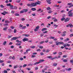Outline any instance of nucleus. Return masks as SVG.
Masks as SVG:
<instances>
[{"instance_id":"nucleus-1","label":"nucleus","mask_w":73,"mask_h":73,"mask_svg":"<svg viewBox=\"0 0 73 73\" xmlns=\"http://www.w3.org/2000/svg\"><path fill=\"white\" fill-rule=\"evenodd\" d=\"M19 37H13L11 39V41H13V40H16L17 39H18Z\"/></svg>"},{"instance_id":"nucleus-2","label":"nucleus","mask_w":73,"mask_h":73,"mask_svg":"<svg viewBox=\"0 0 73 73\" xmlns=\"http://www.w3.org/2000/svg\"><path fill=\"white\" fill-rule=\"evenodd\" d=\"M68 16L70 17H72L73 16V13H70V12H68Z\"/></svg>"},{"instance_id":"nucleus-3","label":"nucleus","mask_w":73,"mask_h":73,"mask_svg":"<svg viewBox=\"0 0 73 73\" xmlns=\"http://www.w3.org/2000/svg\"><path fill=\"white\" fill-rule=\"evenodd\" d=\"M69 20H70V18L67 17L66 19H65V20L64 21L65 22H68L69 21Z\"/></svg>"},{"instance_id":"nucleus-4","label":"nucleus","mask_w":73,"mask_h":73,"mask_svg":"<svg viewBox=\"0 0 73 73\" xmlns=\"http://www.w3.org/2000/svg\"><path fill=\"white\" fill-rule=\"evenodd\" d=\"M29 39L28 38H24L23 39V42H25V41H28Z\"/></svg>"},{"instance_id":"nucleus-5","label":"nucleus","mask_w":73,"mask_h":73,"mask_svg":"<svg viewBox=\"0 0 73 73\" xmlns=\"http://www.w3.org/2000/svg\"><path fill=\"white\" fill-rule=\"evenodd\" d=\"M31 5L32 7H35V6H36V3H32L31 4Z\"/></svg>"},{"instance_id":"nucleus-6","label":"nucleus","mask_w":73,"mask_h":73,"mask_svg":"<svg viewBox=\"0 0 73 73\" xmlns=\"http://www.w3.org/2000/svg\"><path fill=\"white\" fill-rule=\"evenodd\" d=\"M35 3H36V5H40L41 3V2L38 1L35 2Z\"/></svg>"},{"instance_id":"nucleus-7","label":"nucleus","mask_w":73,"mask_h":73,"mask_svg":"<svg viewBox=\"0 0 73 73\" xmlns=\"http://www.w3.org/2000/svg\"><path fill=\"white\" fill-rule=\"evenodd\" d=\"M39 28L40 27L38 26L36 27V29H35V32L36 31H38V29H39Z\"/></svg>"},{"instance_id":"nucleus-8","label":"nucleus","mask_w":73,"mask_h":73,"mask_svg":"<svg viewBox=\"0 0 73 73\" xmlns=\"http://www.w3.org/2000/svg\"><path fill=\"white\" fill-rule=\"evenodd\" d=\"M51 0H46V1H47V3L48 4H50L51 3L50 2Z\"/></svg>"},{"instance_id":"nucleus-9","label":"nucleus","mask_w":73,"mask_h":73,"mask_svg":"<svg viewBox=\"0 0 73 73\" xmlns=\"http://www.w3.org/2000/svg\"><path fill=\"white\" fill-rule=\"evenodd\" d=\"M45 60H39V62H38V63L40 64V63H41V62H44Z\"/></svg>"},{"instance_id":"nucleus-10","label":"nucleus","mask_w":73,"mask_h":73,"mask_svg":"<svg viewBox=\"0 0 73 73\" xmlns=\"http://www.w3.org/2000/svg\"><path fill=\"white\" fill-rule=\"evenodd\" d=\"M46 30H47L46 28H44L42 29V31L43 32V31H46Z\"/></svg>"},{"instance_id":"nucleus-11","label":"nucleus","mask_w":73,"mask_h":73,"mask_svg":"<svg viewBox=\"0 0 73 73\" xmlns=\"http://www.w3.org/2000/svg\"><path fill=\"white\" fill-rule=\"evenodd\" d=\"M16 42H18V43H19V42H20V43H22V42L21 41H19V40H16Z\"/></svg>"},{"instance_id":"nucleus-12","label":"nucleus","mask_w":73,"mask_h":73,"mask_svg":"<svg viewBox=\"0 0 73 73\" xmlns=\"http://www.w3.org/2000/svg\"><path fill=\"white\" fill-rule=\"evenodd\" d=\"M7 29H8V27H6L3 28V31H6Z\"/></svg>"},{"instance_id":"nucleus-13","label":"nucleus","mask_w":73,"mask_h":73,"mask_svg":"<svg viewBox=\"0 0 73 73\" xmlns=\"http://www.w3.org/2000/svg\"><path fill=\"white\" fill-rule=\"evenodd\" d=\"M23 11L24 12H27L28 11V10L27 9H24L23 10Z\"/></svg>"},{"instance_id":"nucleus-14","label":"nucleus","mask_w":73,"mask_h":73,"mask_svg":"<svg viewBox=\"0 0 73 73\" xmlns=\"http://www.w3.org/2000/svg\"><path fill=\"white\" fill-rule=\"evenodd\" d=\"M8 31L9 33H11L12 32V31L11 29H8Z\"/></svg>"},{"instance_id":"nucleus-15","label":"nucleus","mask_w":73,"mask_h":73,"mask_svg":"<svg viewBox=\"0 0 73 73\" xmlns=\"http://www.w3.org/2000/svg\"><path fill=\"white\" fill-rule=\"evenodd\" d=\"M32 11H35L36 10V8H32L31 9Z\"/></svg>"},{"instance_id":"nucleus-16","label":"nucleus","mask_w":73,"mask_h":73,"mask_svg":"<svg viewBox=\"0 0 73 73\" xmlns=\"http://www.w3.org/2000/svg\"><path fill=\"white\" fill-rule=\"evenodd\" d=\"M69 27H70V28H72L73 27V25H72V24H69Z\"/></svg>"},{"instance_id":"nucleus-17","label":"nucleus","mask_w":73,"mask_h":73,"mask_svg":"<svg viewBox=\"0 0 73 73\" xmlns=\"http://www.w3.org/2000/svg\"><path fill=\"white\" fill-rule=\"evenodd\" d=\"M7 44V41H4V42L3 43V45H6V44Z\"/></svg>"},{"instance_id":"nucleus-18","label":"nucleus","mask_w":73,"mask_h":73,"mask_svg":"<svg viewBox=\"0 0 73 73\" xmlns=\"http://www.w3.org/2000/svg\"><path fill=\"white\" fill-rule=\"evenodd\" d=\"M70 62L71 64H72V65H73V60H70Z\"/></svg>"},{"instance_id":"nucleus-19","label":"nucleus","mask_w":73,"mask_h":73,"mask_svg":"<svg viewBox=\"0 0 73 73\" xmlns=\"http://www.w3.org/2000/svg\"><path fill=\"white\" fill-rule=\"evenodd\" d=\"M46 10H51V9H50V8L49 7H48L46 8Z\"/></svg>"},{"instance_id":"nucleus-20","label":"nucleus","mask_w":73,"mask_h":73,"mask_svg":"<svg viewBox=\"0 0 73 73\" xmlns=\"http://www.w3.org/2000/svg\"><path fill=\"white\" fill-rule=\"evenodd\" d=\"M50 52V50L49 49H46V53H48V52Z\"/></svg>"},{"instance_id":"nucleus-21","label":"nucleus","mask_w":73,"mask_h":73,"mask_svg":"<svg viewBox=\"0 0 73 73\" xmlns=\"http://www.w3.org/2000/svg\"><path fill=\"white\" fill-rule=\"evenodd\" d=\"M27 28L26 27V26H23L22 27V28L23 29H25Z\"/></svg>"},{"instance_id":"nucleus-22","label":"nucleus","mask_w":73,"mask_h":73,"mask_svg":"<svg viewBox=\"0 0 73 73\" xmlns=\"http://www.w3.org/2000/svg\"><path fill=\"white\" fill-rule=\"evenodd\" d=\"M15 16H20V15L17 13H15Z\"/></svg>"},{"instance_id":"nucleus-23","label":"nucleus","mask_w":73,"mask_h":73,"mask_svg":"<svg viewBox=\"0 0 73 73\" xmlns=\"http://www.w3.org/2000/svg\"><path fill=\"white\" fill-rule=\"evenodd\" d=\"M66 70L67 71H70V70H71V68H69L68 69H66Z\"/></svg>"},{"instance_id":"nucleus-24","label":"nucleus","mask_w":73,"mask_h":73,"mask_svg":"<svg viewBox=\"0 0 73 73\" xmlns=\"http://www.w3.org/2000/svg\"><path fill=\"white\" fill-rule=\"evenodd\" d=\"M62 36H66V34H65V33H63V34L62 35Z\"/></svg>"},{"instance_id":"nucleus-25","label":"nucleus","mask_w":73,"mask_h":73,"mask_svg":"<svg viewBox=\"0 0 73 73\" xmlns=\"http://www.w3.org/2000/svg\"><path fill=\"white\" fill-rule=\"evenodd\" d=\"M65 18H62L61 19V21H63L64 20H65Z\"/></svg>"},{"instance_id":"nucleus-26","label":"nucleus","mask_w":73,"mask_h":73,"mask_svg":"<svg viewBox=\"0 0 73 73\" xmlns=\"http://www.w3.org/2000/svg\"><path fill=\"white\" fill-rule=\"evenodd\" d=\"M18 68V65H17L14 66V69H16V68Z\"/></svg>"},{"instance_id":"nucleus-27","label":"nucleus","mask_w":73,"mask_h":73,"mask_svg":"<svg viewBox=\"0 0 73 73\" xmlns=\"http://www.w3.org/2000/svg\"><path fill=\"white\" fill-rule=\"evenodd\" d=\"M56 65H57V63H54L53 66H56Z\"/></svg>"},{"instance_id":"nucleus-28","label":"nucleus","mask_w":73,"mask_h":73,"mask_svg":"<svg viewBox=\"0 0 73 73\" xmlns=\"http://www.w3.org/2000/svg\"><path fill=\"white\" fill-rule=\"evenodd\" d=\"M47 58H52V56H49L47 57Z\"/></svg>"},{"instance_id":"nucleus-29","label":"nucleus","mask_w":73,"mask_h":73,"mask_svg":"<svg viewBox=\"0 0 73 73\" xmlns=\"http://www.w3.org/2000/svg\"><path fill=\"white\" fill-rule=\"evenodd\" d=\"M29 36L30 35L28 34H25V36L26 37H29Z\"/></svg>"},{"instance_id":"nucleus-30","label":"nucleus","mask_w":73,"mask_h":73,"mask_svg":"<svg viewBox=\"0 0 73 73\" xmlns=\"http://www.w3.org/2000/svg\"><path fill=\"white\" fill-rule=\"evenodd\" d=\"M59 55H62V53L61 52H59L58 53Z\"/></svg>"},{"instance_id":"nucleus-31","label":"nucleus","mask_w":73,"mask_h":73,"mask_svg":"<svg viewBox=\"0 0 73 73\" xmlns=\"http://www.w3.org/2000/svg\"><path fill=\"white\" fill-rule=\"evenodd\" d=\"M63 62H66L68 61V60L66 59H64L63 60Z\"/></svg>"},{"instance_id":"nucleus-32","label":"nucleus","mask_w":73,"mask_h":73,"mask_svg":"<svg viewBox=\"0 0 73 73\" xmlns=\"http://www.w3.org/2000/svg\"><path fill=\"white\" fill-rule=\"evenodd\" d=\"M39 64L38 62H36L35 63H34V65H37V64Z\"/></svg>"},{"instance_id":"nucleus-33","label":"nucleus","mask_w":73,"mask_h":73,"mask_svg":"<svg viewBox=\"0 0 73 73\" xmlns=\"http://www.w3.org/2000/svg\"><path fill=\"white\" fill-rule=\"evenodd\" d=\"M44 42H45L44 41H42L41 42H40L39 44H43V43H44Z\"/></svg>"},{"instance_id":"nucleus-34","label":"nucleus","mask_w":73,"mask_h":73,"mask_svg":"<svg viewBox=\"0 0 73 73\" xmlns=\"http://www.w3.org/2000/svg\"><path fill=\"white\" fill-rule=\"evenodd\" d=\"M50 39H54V37L51 36L50 37Z\"/></svg>"},{"instance_id":"nucleus-35","label":"nucleus","mask_w":73,"mask_h":73,"mask_svg":"<svg viewBox=\"0 0 73 73\" xmlns=\"http://www.w3.org/2000/svg\"><path fill=\"white\" fill-rule=\"evenodd\" d=\"M16 45H18V46H20L21 45V43H20L19 44L17 43V44H16Z\"/></svg>"},{"instance_id":"nucleus-36","label":"nucleus","mask_w":73,"mask_h":73,"mask_svg":"<svg viewBox=\"0 0 73 73\" xmlns=\"http://www.w3.org/2000/svg\"><path fill=\"white\" fill-rule=\"evenodd\" d=\"M73 7V5H70L68 7L69 8H71V7Z\"/></svg>"},{"instance_id":"nucleus-37","label":"nucleus","mask_w":73,"mask_h":73,"mask_svg":"<svg viewBox=\"0 0 73 73\" xmlns=\"http://www.w3.org/2000/svg\"><path fill=\"white\" fill-rule=\"evenodd\" d=\"M23 27V25H19V28H22V27Z\"/></svg>"},{"instance_id":"nucleus-38","label":"nucleus","mask_w":73,"mask_h":73,"mask_svg":"<svg viewBox=\"0 0 73 73\" xmlns=\"http://www.w3.org/2000/svg\"><path fill=\"white\" fill-rule=\"evenodd\" d=\"M52 13V11H49L48 12V13Z\"/></svg>"},{"instance_id":"nucleus-39","label":"nucleus","mask_w":73,"mask_h":73,"mask_svg":"<svg viewBox=\"0 0 73 73\" xmlns=\"http://www.w3.org/2000/svg\"><path fill=\"white\" fill-rule=\"evenodd\" d=\"M27 66V64H24V65H23V68H25V67Z\"/></svg>"},{"instance_id":"nucleus-40","label":"nucleus","mask_w":73,"mask_h":73,"mask_svg":"<svg viewBox=\"0 0 73 73\" xmlns=\"http://www.w3.org/2000/svg\"><path fill=\"white\" fill-rule=\"evenodd\" d=\"M32 56H31V58H33L35 57H36V55H32Z\"/></svg>"},{"instance_id":"nucleus-41","label":"nucleus","mask_w":73,"mask_h":73,"mask_svg":"<svg viewBox=\"0 0 73 73\" xmlns=\"http://www.w3.org/2000/svg\"><path fill=\"white\" fill-rule=\"evenodd\" d=\"M12 35L9 36H8L7 38H10L12 37Z\"/></svg>"},{"instance_id":"nucleus-42","label":"nucleus","mask_w":73,"mask_h":73,"mask_svg":"<svg viewBox=\"0 0 73 73\" xmlns=\"http://www.w3.org/2000/svg\"><path fill=\"white\" fill-rule=\"evenodd\" d=\"M5 23H9V21H5Z\"/></svg>"},{"instance_id":"nucleus-43","label":"nucleus","mask_w":73,"mask_h":73,"mask_svg":"<svg viewBox=\"0 0 73 73\" xmlns=\"http://www.w3.org/2000/svg\"><path fill=\"white\" fill-rule=\"evenodd\" d=\"M30 50V49H27L26 50V52L27 53H28V51H29Z\"/></svg>"},{"instance_id":"nucleus-44","label":"nucleus","mask_w":73,"mask_h":73,"mask_svg":"<svg viewBox=\"0 0 73 73\" xmlns=\"http://www.w3.org/2000/svg\"><path fill=\"white\" fill-rule=\"evenodd\" d=\"M20 1H21V0H17V2L18 3H20Z\"/></svg>"},{"instance_id":"nucleus-45","label":"nucleus","mask_w":73,"mask_h":73,"mask_svg":"<svg viewBox=\"0 0 73 73\" xmlns=\"http://www.w3.org/2000/svg\"><path fill=\"white\" fill-rule=\"evenodd\" d=\"M54 27H55V28H57V27H58V25H56V24H55L54 25Z\"/></svg>"},{"instance_id":"nucleus-46","label":"nucleus","mask_w":73,"mask_h":73,"mask_svg":"<svg viewBox=\"0 0 73 73\" xmlns=\"http://www.w3.org/2000/svg\"><path fill=\"white\" fill-rule=\"evenodd\" d=\"M1 8H4V6H3V5H1L0 6Z\"/></svg>"},{"instance_id":"nucleus-47","label":"nucleus","mask_w":73,"mask_h":73,"mask_svg":"<svg viewBox=\"0 0 73 73\" xmlns=\"http://www.w3.org/2000/svg\"><path fill=\"white\" fill-rule=\"evenodd\" d=\"M59 44H64V43L63 42H59Z\"/></svg>"},{"instance_id":"nucleus-48","label":"nucleus","mask_w":73,"mask_h":73,"mask_svg":"<svg viewBox=\"0 0 73 73\" xmlns=\"http://www.w3.org/2000/svg\"><path fill=\"white\" fill-rule=\"evenodd\" d=\"M67 5H72V3H68Z\"/></svg>"},{"instance_id":"nucleus-49","label":"nucleus","mask_w":73,"mask_h":73,"mask_svg":"<svg viewBox=\"0 0 73 73\" xmlns=\"http://www.w3.org/2000/svg\"><path fill=\"white\" fill-rule=\"evenodd\" d=\"M20 60H21V61H22L23 60V58H19Z\"/></svg>"},{"instance_id":"nucleus-50","label":"nucleus","mask_w":73,"mask_h":73,"mask_svg":"<svg viewBox=\"0 0 73 73\" xmlns=\"http://www.w3.org/2000/svg\"><path fill=\"white\" fill-rule=\"evenodd\" d=\"M17 8L16 6H15L14 7V9H17Z\"/></svg>"},{"instance_id":"nucleus-51","label":"nucleus","mask_w":73,"mask_h":73,"mask_svg":"<svg viewBox=\"0 0 73 73\" xmlns=\"http://www.w3.org/2000/svg\"><path fill=\"white\" fill-rule=\"evenodd\" d=\"M27 5L28 7H31V4H27Z\"/></svg>"},{"instance_id":"nucleus-52","label":"nucleus","mask_w":73,"mask_h":73,"mask_svg":"<svg viewBox=\"0 0 73 73\" xmlns=\"http://www.w3.org/2000/svg\"><path fill=\"white\" fill-rule=\"evenodd\" d=\"M12 59H13V60H15V56H13V57H12Z\"/></svg>"},{"instance_id":"nucleus-53","label":"nucleus","mask_w":73,"mask_h":73,"mask_svg":"<svg viewBox=\"0 0 73 73\" xmlns=\"http://www.w3.org/2000/svg\"><path fill=\"white\" fill-rule=\"evenodd\" d=\"M54 22H56H56H57V19H54Z\"/></svg>"},{"instance_id":"nucleus-54","label":"nucleus","mask_w":73,"mask_h":73,"mask_svg":"<svg viewBox=\"0 0 73 73\" xmlns=\"http://www.w3.org/2000/svg\"><path fill=\"white\" fill-rule=\"evenodd\" d=\"M33 55H36V54H37V53L36 52H35V53H33Z\"/></svg>"},{"instance_id":"nucleus-55","label":"nucleus","mask_w":73,"mask_h":73,"mask_svg":"<svg viewBox=\"0 0 73 73\" xmlns=\"http://www.w3.org/2000/svg\"><path fill=\"white\" fill-rule=\"evenodd\" d=\"M66 57H67V55H64L63 56V57H64V58Z\"/></svg>"},{"instance_id":"nucleus-56","label":"nucleus","mask_w":73,"mask_h":73,"mask_svg":"<svg viewBox=\"0 0 73 73\" xmlns=\"http://www.w3.org/2000/svg\"><path fill=\"white\" fill-rule=\"evenodd\" d=\"M41 11V9H39L37 10V11L38 12H39V11Z\"/></svg>"},{"instance_id":"nucleus-57","label":"nucleus","mask_w":73,"mask_h":73,"mask_svg":"<svg viewBox=\"0 0 73 73\" xmlns=\"http://www.w3.org/2000/svg\"><path fill=\"white\" fill-rule=\"evenodd\" d=\"M50 18H51V17H50V16H48L47 17V19H50Z\"/></svg>"},{"instance_id":"nucleus-58","label":"nucleus","mask_w":73,"mask_h":73,"mask_svg":"<svg viewBox=\"0 0 73 73\" xmlns=\"http://www.w3.org/2000/svg\"><path fill=\"white\" fill-rule=\"evenodd\" d=\"M11 28L12 29H14V28H15V27H13V26H11Z\"/></svg>"},{"instance_id":"nucleus-59","label":"nucleus","mask_w":73,"mask_h":73,"mask_svg":"<svg viewBox=\"0 0 73 73\" xmlns=\"http://www.w3.org/2000/svg\"><path fill=\"white\" fill-rule=\"evenodd\" d=\"M31 48H33V49H34V48H35V46H33L32 47H31Z\"/></svg>"},{"instance_id":"nucleus-60","label":"nucleus","mask_w":73,"mask_h":73,"mask_svg":"<svg viewBox=\"0 0 73 73\" xmlns=\"http://www.w3.org/2000/svg\"><path fill=\"white\" fill-rule=\"evenodd\" d=\"M9 44L10 45H12V44H13V43L12 42H10Z\"/></svg>"},{"instance_id":"nucleus-61","label":"nucleus","mask_w":73,"mask_h":73,"mask_svg":"<svg viewBox=\"0 0 73 73\" xmlns=\"http://www.w3.org/2000/svg\"><path fill=\"white\" fill-rule=\"evenodd\" d=\"M11 5V3L7 4V6H10Z\"/></svg>"},{"instance_id":"nucleus-62","label":"nucleus","mask_w":73,"mask_h":73,"mask_svg":"<svg viewBox=\"0 0 73 73\" xmlns=\"http://www.w3.org/2000/svg\"><path fill=\"white\" fill-rule=\"evenodd\" d=\"M4 62L3 60H1V61L0 62V63H2V62Z\"/></svg>"},{"instance_id":"nucleus-63","label":"nucleus","mask_w":73,"mask_h":73,"mask_svg":"<svg viewBox=\"0 0 73 73\" xmlns=\"http://www.w3.org/2000/svg\"><path fill=\"white\" fill-rule=\"evenodd\" d=\"M70 37H72L73 36V34H71L70 35Z\"/></svg>"},{"instance_id":"nucleus-64","label":"nucleus","mask_w":73,"mask_h":73,"mask_svg":"<svg viewBox=\"0 0 73 73\" xmlns=\"http://www.w3.org/2000/svg\"><path fill=\"white\" fill-rule=\"evenodd\" d=\"M15 12V11H12L11 12V13H14Z\"/></svg>"}]
</instances>
